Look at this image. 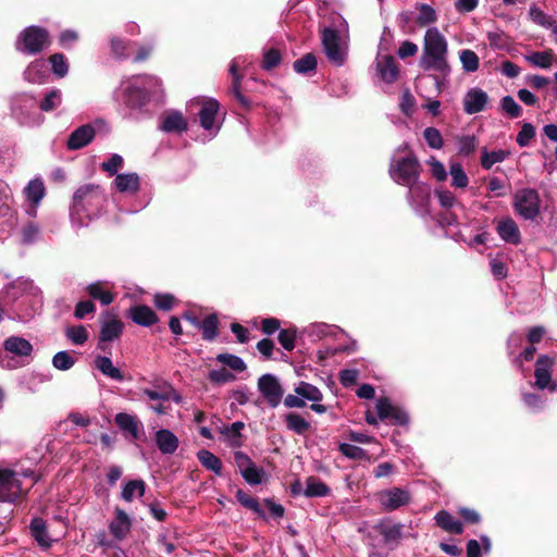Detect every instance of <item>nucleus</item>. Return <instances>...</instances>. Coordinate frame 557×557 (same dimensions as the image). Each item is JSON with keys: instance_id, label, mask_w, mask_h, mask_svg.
Returning <instances> with one entry per match:
<instances>
[{"instance_id": "obj_42", "label": "nucleus", "mask_w": 557, "mask_h": 557, "mask_svg": "<svg viewBox=\"0 0 557 557\" xmlns=\"http://www.w3.org/2000/svg\"><path fill=\"white\" fill-rule=\"evenodd\" d=\"M419 14L416 17V24L420 27H425L432 23H435L437 20V14L435 10L425 3L418 5Z\"/></svg>"}, {"instance_id": "obj_57", "label": "nucleus", "mask_w": 557, "mask_h": 557, "mask_svg": "<svg viewBox=\"0 0 557 557\" xmlns=\"http://www.w3.org/2000/svg\"><path fill=\"white\" fill-rule=\"evenodd\" d=\"M236 379L235 374L226 370L225 368H221L218 370H211L208 373V380L216 385H222L228 382H232Z\"/></svg>"}, {"instance_id": "obj_54", "label": "nucleus", "mask_w": 557, "mask_h": 557, "mask_svg": "<svg viewBox=\"0 0 557 557\" xmlns=\"http://www.w3.org/2000/svg\"><path fill=\"white\" fill-rule=\"evenodd\" d=\"M52 364L58 370L66 371L75 364V358L69 351H59L53 356Z\"/></svg>"}, {"instance_id": "obj_7", "label": "nucleus", "mask_w": 557, "mask_h": 557, "mask_svg": "<svg viewBox=\"0 0 557 557\" xmlns=\"http://www.w3.org/2000/svg\"><path fill=\"white\" fill-rule=\"evenodd\" d=\"M23 494L22 481L11 469H0V502L14 503Z\"/></svg>"}, {"instance_id": "obj_8", "label": "nucleus", "mask_w": 557, "mask_h": 557, "mask_svg": "<svg viewBox=\"0 0 557 557\" xmlns=\"http://www.w3.org/2000/svg\"><path fill=\"white\" fill-rule=\"evenodd\" d=\"M258 391L271 408H276L284 395V389L278 379L270 373L262 374L258 379Z\"/></svg>"}, {"instance_id": "obj_26", "label": "nucleus", "mask_w": 557, "mask_h": 557, "mask_svg": "<svg viewBox=\"0 0 557 557\" xmlns=\"http://www.w3.org/2000/svg\"><path fill=\"white\" fill-rule=\"evenodd\" d=\"M403 528L401 523H392L389 520H381L374 525V530L383 536L385 543L400 540Z\"/></svg>"}, {"instance_id": "obj_58", "label": "nucleus", "mask_w": 557, "mask_h": 557, "mask_svg": "<svg viewBox=\"0 0 557 557\" xmlns=\"http://www.w3.org/2000/svg\"><path fill=\"white\" fill-rule=\"evenodd\" d=\"M153 304L159 310L171 311L177 304V299L172 294H156Z\"/></svg>"}, {"instance_id": "obj_56", "label": "nucleus", "mask_w": 557, "mask_h": 557, "mask_svg": "<svg viewBox=\"0 0 557 557\" xmlns=\"http://www.w3.org/2000/svg\"><path fill=\"white\" fill-rule=\"evenodd\" d=\"M338 450L347 458L352 460H362L368 457L367 451L359 447L347 443H342Z\"/></svg>"}, {"instance_id": "obj_43", "label": "nucleus", "mask_w": 557, "mask_h": 557, "mask_svg": "<svg viewBox=\"0 0 557 557\" xmlns=\"http://www.w3.org/2000/svg\"><path fill=\"white\" fill-rule=\"evenodd\" d=\"M449 173L451 175V186L456 188H466L469 184V178L459 162H453L449 165Z\"/></svg>"}, {"instance_id": "obj_27", "label": "nucleus", "mask_w": 557, "mask_h": 557, "mask_svg": "<svg viewBox=\"0 0 557 557\" xmlns=\"http://www.w3.org/2000/svg\"><path fill=\"white\" fill-rule=\"evenodd\" d=\"M187 121L178 111L171 112L164 116L160 126V128L165 133H182L187 131Z\"/></svg>"}, {"instance_id": "obj_55", "label": "nucleus", "mask_w": 557, "mask_h": 557, "mask_svg": "<svg viewBox=\"0 0 557 557\" xmlns=\"http://www.w3.org/2000/svg\"><path fill=\"white\" fill-rule=\"evenodd\" d=\"M297 331L295 327L280 330L277 341L284 349L292 351L295 348Z\"/></svg>"}, {"instance_id": "obj_44", "label": "nucleus", "mask_w": 557, "mask_h": 557, "mask_svg": "<svg viewBox=\"0 0 557 557\" xmlns=\"http://www.w3.org/2000/svg\"><path fill=\"white\" fill-rule=\"evenodd\" d=\"M282 62V53L277 48H270L263 52L261 69L264 71H272L277 67Z\"/></svg>"}, {"instance_id": "obj_60", "label": "nucleus", "mask_w": 557, "mask_h": 557, "mask_svg": "<svg viewBox=\"0 0 557 557\" xmlns=\"http://www.w3.org/2000/svg\"><path fill=\"white\" fill-rule=\"evenodd\" d=\"M66 336L74 344L83 345L88 338V333L84 325H76V326L67 327Z\"/></svg>"}, {"instance_id": "obj_31", "label": "nucleus", "mask_w": 557, "mask_h": 557, "mask_svg": "<svg viewBox=\"0 0 557 557\" xmlns=\"http://www.w3.org/2000/svg\"><path fill=\"white\" fill-rule=\"evenodd\" d=\"M286 428L298 435H305L310 431V423L297 412H288L284 416Z\"/></svg>"}, {"instance_id": "obj_40", "label": "nucleus", "mask_w": 557, "mask_h": 557, "mask_svg": "<svg viewBox=\"0 0 557 557\" xmlns=\"http://www.w3.org/2000/svg\"><path fill=\"white\" fill-rule=\"evenodd\" d=\"M554 51L552 49H547L544 51H537L527 57V61L533 64L534 66L541 69H549L553 64L554 60Z\"/></svg>"}, {"instance_id": "obj_36", "label": "nucleus", "mask_w": 557, "mask_h": 557, "mask_svg": "<svg viewBox=\"0 0 557 557\" xmlns=\"http://www.w3.org/2000/svg\"><path fill=\"white\" fill-rule=\"evenodd\" d=\"M318 61L317 57L309 52L304 54L300 59L293 63V69L296 73L307 75L317 70Z\"/></svg>"}, {"instance_id": "obj_49", "label": "nucleus", "mask_w": 557, "mask_h": 557, "mask_svg": "<svg viewBox=\"0 0 557 557\" xmlns=\"http://www.w3.org/2000/svg\"><path fill=\"white\" fill-rule=\"evenodd\" d=\"M146 484L143 480H131L128 481L122 491V498L126 502H132L134 493L137 492L139 496L145 494Z\"/></svg>"}, {"instance_id": "obj_23", "label": "nucleus", "mask_w": 557, "mask_h": 557, "mask_svg": "<svg viewBox=\"0 0 557 557\" xmlns=\"http://www.w3.org/2000/svg\"><path fill=\"white\" fill-rule=\"evenodd\" d=\"M156 444L162 454L172 455L178 447V438L172 431L161 429L156 432Z\"/></svg>"}, {"instance_id": "obj_52", "label": "nucleus", "mask_w": 557, "mask_h": 557, "mask_svg": "<svg viewBox=\"0 0 557 557\" xmlns=\"http://www.w3.org/2000/svg\"><path fill=\"white\" fill-rule=\"evenodd\" d=\"M62 99V94L59 89H53L48 92L45 98L40 101L39 108L41 111L50 112L57 109Z\"/></svg>"}, {"instance_id": "obj_53", "label": "nucleus", "mask_w": 557, "mask_h": 557, "mask_svg": "<svg viewBox=\"0 0 557 557\" xmlns=\"http://www.w3.org/2000/svg\"><path fill=\"white\" fill-rule=\"evenodd\" d=\"M460 62L462 64V69L466 72H475L480 65V60H479L478 54L470 49H465L461 51Z\"/></svg>"}, {"instance_id": "obj_29", "label": "nucleus", "mask_w": 557, "mask_h": 557, "mask_svg": "<svg viewBox=\"0 0 557 557\" xmlns=\"http://www.w3.org/2000/svg\"><path fill=\"white\" fill-rule=\"evenodd\" d=\"M120 193H137L140 187L139 176L136 173L116 174L114 180Z\"/></svg>"}, {"instance_id": "obj_21", "label": "nucleus", "mask_w": 557, "mask_h": 557, "mask_svg": "<svg viewBox=\"0 0 557 557\" xmlns=\"http://www.w3.org/2000/svg\"><path fill=\"white\" fill-rule=\"evenodd\" d=\"M23 77L30 84H44L49 77L48 67L44 61L35 60L25 69Z\"/></svg>"}, {"instance_id": "obj_19", "label": "nucleus", "mask_w": 557, "mask_h": 557, "mask_svg": "<svg viewBox=\"0 0 557 557\" xmlns=\"http://www.w3.org/2000/svg\"><path fill=\"white\" fill-rule=\"evenodd\" d=\"M5 351L16 357H29L34 350L29 341L20 336H10L3 342Z\"/></svg>"}, {"instance_id": "obj_14", "label": "nucleus", "mask_w": 557, "mask_h": 557, "mask_svg": "<svg viewBox=\"0 0 557 557\" xmlns=\"http://www.w3.org/2000/svg\"><path fill=\"white\" fill-rule=\"evenodd\" d=\"M554 359L547 355H541L535 363L534 376L539 388L544 389L552 380Z\"/></svg>"}, {"instance_id": "obj_46", "label": "nucleus", "mask_w": 557, "mask_h": 557, "mask_svg": "<svg viewBox=\"0 0 557 557\" xmlns=\"http://www.w3.org/2000/svg\"><path fill=\"white\" fill-rule=\"evenodd\" d=\"M52 73L59 77H64L69 72V62L63 53H53L49 57Z\"/></svg>"}, {"instance_id": "obj_62", "label": "nucleus", "mask_w": 557, "mask_h": 557, "mask_svg": "<svg viewBox=\"0 0 557 557\" xmlns=\"http://www.w3.org/2000/svg\"><path fill=\"white\" fill-rule=\"evenodd\" d=\"M263 470L258 469L255 463L250 467H246L242 471V475L248 484L257 485L262 481Z\"/></svg>"}, {"instance_id": "obj_18", "label": "nucleus", "mask_w": 557, "mask_h": 557, "mask_svg": "<svg viewBox=\"0 0 557 557\" xmlns=\"http://www.w3.org/2000/svg\"><path fill=\"white\" fill-rule=\"evenodd\" d=\"M230 74L232 75V85L230 88V92L234 96L236 101L239 103V106L244 110H250L251 109V101L243 95L240 90L242 79L243 76L238 74V67L236 62H232L230 65Z\"/></svg>"}, {"instance_id": "obj_5", "label": "nucleus", "mask_w": 557, "mask_h": 557, "mask_svg": "<svg viewBox=\"0 0 557 557\" xmlns=\"http://www.w3.org/2000/svg\"><path fill=\"white\" fill-rule=\"evenodd\" d=\"M513 208L525 220H534L540 214L541 199L533 188L519 189L515 195Z\"/></svg>"}, {"instance_id": "obj_38", "label": "nucleus", "mask_w": 557, "mask_h": 557, "mask_svg": "<svg viewBox=\"0 0 557 557\" xmlns=\"http://www.w3.org/2000/svg\"><path fill=\"white\" fill-rule=\"evenodd\" d=\"M295 393L302 399H307L313 403H318L323 399L322 392L317 386L307 382H300L295 387Z\"/></svg>"}, {"instance_id": "obj_9", "label": "nucleus", "mask_w": 557, "mask_h": 557, "mask_svg": "<svg viewBox=\"0 0 557 557\" xmlns=\"http://www.w3.org/2000/svg\"><path fill=\"white\" fill-rule=\"evenodd\" d=\"M375 408L381 421H388L393 425L401 426L409 423L408 413L403 408L394 406L388 397H380Z\"/></svg>"}, {"instance_id": "obj_39", "label": "nucleus", "mask_w": 557, "mask_h": 557, "mask_svg": "<svg viewBox=\"0 0 557 557\" xmlns=\"http://www.w3.org/2000/svg\"><path fill=\"white\" fill-rule=\"evenodd\" d=\"M136 45L135 41L113 37L111 39V53L115 59L125 60L129 57L131 47Z\"/></svg>"}, {"instance_id": "obj_64", "label": "nucleus", "mask_w": 557, "mask_h": 557, "mask_svg": "<svg viewBox=\"0 0 557 557\" xmlns=\"http://www.w3.org/2000/svg\"><path fill=\"white\" fill-rule=\"evenodd\" d=\"M124 163L120 154L113 153L106 162L101 164V169L109 173L110 176L115 175Z\"/></svg>"}, {"instance_id": "obj_50", "label": "nucleus", "mask_w": 557, "mask_h": 557, "mask_svg": "<svg viewBox=\"0 0 557 557\" xmlns=\"http://www.w3.org/2000/svg\"><path fill=\"white\" fill-rule=\"evenodd\" d=\"M216 360L236 372H243L247 369V366L244 362V360L236 355L227 352L219 354L216 356Z\"/></svg>"}, {"instance_id": "obj_30", "label": "nucleus", "mask_w": 557, "mask_h": 557, "mask_svg": "<svg viewBox=\"0 0 557 557\" xmlns=\"http://www.w3.org/2000/svg\"><path fill=\"white\" fill-rule=\"evenodd\" d=\"M96 368L106 376L122 382L125 380L123 372L115 368L109 357L97 356L95 359Z\"/></svg>"}, {"instance_id": "obj_24", "label": "nucleus", "mask_w": 557, "mask_h": 557, "mask_svg": "<svg viewBox=\"0 0 557 557\" xmlns=\"http://www.w3.org/2000/svg\"><path fill=\"white\" fill-rule=\"evenodd\" d=\"M435 523L442 530L460 535L463 533V524L459 520H456L450 512L447 510H440L434 517Z\"/></svg>"}, {"instance_id": "obj_4", "label": "nucleus", "mask_w": 557, "mask_h": 557, "mask_svg": "<svg viewBox=\"0 0 557 557\" xmlns=\"http://www.w3.org/2000/svg\"><path fill=\"white\" fill-rule=\"evenodd\" d=\"M103 199V194L99 185L86 184L81 186L73 196L72 218L75 214L86 212L89 214L98 209Z\"/></svg>"}, {"instance_id": "obj_20", "label": "nucleus", "mask_w": 557, "mask_h": 557, "mask_svg": "<svg viewBox=\"0 0 557 557\" xmlns=\"http://www.w3.org/2000/svg\"><path fill=\"white\" fill-rule=\"evenodd\" d=\"M497 233L506 243L512 245H519L521 243V234L519 227L511 218H506L498 222Z\"/></svg>"}, {"instance_id": "obj_47", "label": "nucleus", "mask_w": 557, "mask_h": 557, "mask_svg": "<svg viewBox=\"0 0 557 557\" xmlns=\"http://www.w3.org/2000/svg\"><path fill=\"white\" fill-rule=\"evenodd\" d=\"M529 15L535 24L550 28L552 32H554V26H557L556 21L552 20L549 15L535 5L530 8Z\"/></svg>"}, {"instance_id": "obj_12", "label": "nucleus", "mask_w": 557, "mask_h": 557, "mask_svg": "<svg viewBox=\"0 0 557 557\" xmlns=\"http://www.w3.org/2000/svg\"><path fill=\"white\" fill-rule=\"evenodd\" d=\"M124 330V324L117 318H112L102 322L98 348L104 351L107 349L106 343L119 338Z\"/></svg>"}, {"instance_id": "obj_28", "label": "nucleus", "mask_w": 557, "mask_h": 557, "mask_svg": "<svg viewBox=\"0 0 557 557\" xmlns=\"http://www.w3.org/2000/svg\"><path fill=\"white\" fill-rule=\"evenodd\" d=\"M24 193L26 195L27 200L33 205V212L29 213L35 214L36 207L39 205V202L46 195L44 182L40 178L32 180L25 187Z\"/></svg>"}, {"instance_id": "obj_2", "label": "nucleus", "mask_w": 557, "mask_h": 557, "mask_svg": "<svg viewBox=\"0 0 557 557\" xmlns=\"http://www.w3.org/2000/svg\"><path fill=\"white\" fill-rule=\"evenodd\" d=\"M51 45V37L47 28L32 25L25 27L17 36L15 48L17 51L30 55L38 54Z\"/></svg>"}, {"instance_id": "obj_48", "label": "nucleus", "mask_w": 557, "mask_h": 557, "mask_svg": "<svg viewBox=\"0 0 557 557\" xmlns=\"http://www.w3.org/2000/svg\"><path fill=\"white\" fill-rule=\"evenodd\" d=\"M148 101L147 94L137 87H129L127 88V99L126 103L128 107L136 109L141 108L145 106Z\"/></svg>"}, {"instance_id": "obj_35", "label": "nucleus", "mask_w": 557, "mask_h": 557, "mask_svg": "<svg viewBox=\"0 0 557 557\" xmlns=\"http://www.w3.org/2000/svg\"><path fill=\"white\" fill-rule=\"evenodd\" d=\"M236 499L237 502L245 508L255 512L259 518L265 519V513L261 508L258 498L252 497L250 494L245 492L242 488L236 491Z\"/></svg>"}, {"instance_id": "obj_10", "label": "nucleus", "mask_w": 557, "mask_h": 557, "mask_svg": "<svg viewBox=\"0 0 557 557\" xmlns=\"http://www.w3.org/2000/svg\"><path fill=\"white\" fill-rule=\"evenodd\" d=\"M379 502L385 511H394L410 503V493L400 487L384 490L377 495Z\"/></svg>"}, {"instance_id": "obj_16", "label": "nucleus", "mask_w": 557, "mask_h": 557, "mask_svg": "<svg viewBox=\"0 0 557 557\" xmlns=\"http://www.w3.org/2000/svg\"><path fill=\"white\" fill-rule=\"evenodd\" d=\"M487 94L480 88H471L463 98V110L467 114L481 112L487 103Z\"/></svg>"}, {"instance_id": "obj_32", "label": "nucleus", "mask_w": 557, "mask_h": 557, "mask_svg": "<svg viewBox=\"0 0 557 557\" xmlns=\"http://www.w3.org/2000/svg\"><path fill=\"white\" fill-rule=\"evenodd\" d=\"M220 321L215 313H210L205 317L201 321L200 330L202 333V339L212 342L219 335Z\"/></svg>"}, {"instance_id": "obj_3", "label": "nucleus", "mask_w": 557, "mask_h": 557, "mask_svg": "<svg viewBox=\"0 0 557 557\" xmlns=\"http://www.w3.org/2000/svg\"><path fill=\"white\" fill-rule=\"evenodd\" d=\"M420 172L421 164L418 158L412 153L396 160L389 168V175L393 181L410 189L417 183Z\"/></svg>"}, {"instance_id": "obj_1", "label": "nucleus", "mask_w": 557, "mask_h": 557, "mask_svg": "<svg viewBox=\"0 0 557 557\" xmlns=\"http://www.w3.org/2000/svg\"><path fill=\"white\" fill-rule=\"evenodd\" d=\"M448 45L445 37L436 27L429 28L424 35L423 53L420 66L425 70H433L446 77L450 73L447 62Z\"/></svg>"}, {"instance_id": "obj_13", "label": "nucleus", "mask_w": 557, "mask_h": 557, "mask_svg": "<svg viewBox=\"0 0 557 557\" xmlns=\"http://www.w3.org/2000/svg\"><path fill=\"white\" fill-rule=\"evenodd\" d=\"M96 131L90 124H84L71 133L66 147L69 150H78L87 146L95 138Z\"/></svg>"}, {"instance_id": "obj_51", "label": "nucleus", "mask_w": 557, "mask_h": 557, "mask_svg": "<svg viewBox=\"0 0 557 557\" xmlns=\"http://www.w3.org/2000/svg\"><path fill=\"white\" fill-rule=\"evenodd\" d=\"M500 107L502 110L510 117V119H517L522 115V108L521 106L511 97V96H505L500 100Z\"/></svg>"}, {"instance_id": "obj_41", "label": "nucleus", "mask_w": 557, "mask_h": 557, "mask_svg": "<svg viewBox=\"0 0 557 557\" xmlns=\"http://www.w3.org/2000/svg\"><path fill=\"white\" fill-rule=\"evenodd\" d=\"M509 154V151L503 149L491 152L484 149L480 162L483 169L490 170L495 163L503 162Z\"/></svg>"}, {"instance_id": "obj_22", "label": "nucleus", "mask_w": 557, "mask_h": 557, "mask_svg": "<svg viewBox=\"0 0 557 557\" xmlns=\"http://www.w3.org/2000/svg\"><path fill=\"white\" fill-rule=\"evenodd\" d=\"M109 530L116 540H123L129 532L131 519L123 509H115V517L109 524Z\"/></svg>"}, {"instance_id": "obj_11", "label": "nucleus", "mask_w": 557, "mask_h": 557, "mask_svg": "<svg viewBox=\"0 0 557 557\" xmlns=\"http://www.w3.org/2000/svg\"><path fill=\"white\" fill-rule=\"evenodd\" d=\"M379 77L386 84L395 83L399 77V65L394 55H379L375 62Z\"/></svg>"}, {"instance_id": "obj_37", "label": "nucleus", "mask_w": 557, "mask_h": 557, "mask_svg": "<svg viewBox=\"0 0 557 557\" xmlns=\"http://www.w3.org/2000/svg\"><path fill=\"white\" fill-rule=\"evenodd\" d=\"M29 529H30L33 537L36 540V542L40 546L46 547V548L51 546V544L48 540V536H47L46 523L42 519H40V518L33 519L30 521Z\"/></svg>"}, {"instance_id": "obj_34", "label": "nucleus", "mask_w": 557, "mask_h": 557, "mask_svg": "<svg viewBox=\"0 0 557 557\" xmlns=\"http://www.w3.org/2000/svg\"><path fill=\"white\" fill-rule=\"evenodd\" d=\"M197 458L207 470L214 472L216 475H222V461L214 454L207 449H200L197 453Z\"/></svg>"}, {"instance_id": "obj_17", "label": "nucleus", "mask_w": 557, "mask_h": 557, "mask_svg": "<svg viewBox=\"0 0 557 557\" xmlns=\"http://www.w3.org/2000/svg\"><path fill=\"white\" fill-rule=\"evenodd\" d=\"M115 424L125 433H128L133 440H139L143 431V423L136 416L119 412L114 417Z\"/></svg>"}, {"instance_id": "obj_61", "label": "nucleus", "mask_w": 557, "mask_h": 557, "mask_svg": "<svg viewBox=\"0 0 557 557\" xmlns=\"http://www.w3.org/2000/svg\"><path fill=\"white\" fill-rule=\"evenodd\" d=\"M535 136V127L531 123H523L517 135L516 141L520 147H527L530 140Z\"/></svg>"}, {"instance_id": "obj_45", "label": "nucleus", "mask_w": 557, "mask_h": 557, "mask_svg": "<svg viewBox=\"0 0 557 557\" xmlns=\"http://www.w3.org/2000/svg\"><path fill=\"white\" fill-rule=\"evenodd\" d=\"M87 293L91 298L100 300L103 306L110 305L114 299L113 294L104 290L100 282L88 285Z\"/></svg>"}, {"instance_id": "obj_6", "label": "nucleus", "mask_w": 557, "mask_h": 557, "mask_svg": "<svg viewBox=\"0 0 557 557\" xmlns=\"http://www.w3.org/2000/svg\"><path fill=\"white\" fill-rule=\"evenodd\" d=\"M321 41L327 60L336 66H342L346 60V52L341 48L338 30L325 27L321 33Z\"/></svg>"}, {"instance_id": "obj_33", "label": "nucleus", "mask_w": 557, "mask_h": 557, "mask_svg": "<svg viewBox=\"0 0 557 557\" xmlns=\"http://www.w3.org/2000/svg\"><path fill=\"white\" fill-rule=\"evenodd\" d=\"M330 493L331 488L319 478L313 475L307 478L306 490L304 491L306 497H323L327 496Z\"/></svg>"}, {"instance_id": "obj_15", "label": "nucleus", "mask_w": 557, "mask_h": 557, "mask_svg": "<svg viewBox=\"0 0 557 557\" xmlns=\"http://www.w3.org/2000/svg\"><path fill=\"white\" fill-rule=\"evenodd\" d=\"M128 318L137 325L149 327L159 321L157 313L147 305H135L128 309Z\"/></svg>"}, {"instance_id": "obj_25", "label": "nucleus", "mask_w": 557, "mask_h": 557, "mask_svg": "<svg viewBox=\"0 0 557 557\" xmlns=\"http://www.w3.org/2000/svg\"><path fill=\"white\" fill-rule=\"evenodd\" d=\"M220 103L213 98L207 99L199 111L200 125L210 131L213 127L215 116L219 112Z\"/></svg>"}, {"instance_id": "obj_59", "label": "nucleus", "mask_w": 557, "mask_h": 557, "mask_svg": "<svg viewBox=\"0 0 557 557\" xmlns=\"http://www.w3.org/2000/svg\"><path fill=\"white\" fill-rule=\"evenodd\" d=\"M423 137L433 149H441L444 145L441 132L435 127H426L423 132Z\"/></svg>"}, {"instance_id": "obj_63", "label": "nucleus", "mask_w": 557, "mask_h": 557, "mask_svg": "<svg viewBox=\"0 0 557 557\" xmlns=\"http://www.w3.org/2000/svg\"><path fill=\"white\" fill-rule=\"evenodd\" d=\"M478 141L474 136H461L458 138V152L463 156L474 153Z\"/></svg>"}]
</instances>
